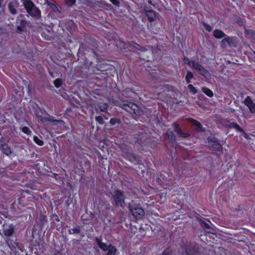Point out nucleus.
<instances>
[{
  "label": "nucleus",
  "mask_w": 255,
  "mask_h": 255,
  "mask_svg": "<svg viewBox=\"0 0 255 255\" xmlns=\"http://www.w3.org/2000/svg\"><path fill=\"white\" fill-rule=\"evenodd\" d=\"M120 43L123 44V49L129 51H133L137 52L140 50L141 54H140V57L144 61H150L152 58V53L150 50L145 49L143 47H141L138 44L135 43L130 42H124L120 40Z\"/></svg>",
  "instance_id": "obj_1"
},
{
  "label": "nucleus",
  "mask_w": 255,
  "mask_h": 255,
  "mask_svg": "<svg viewBox=\"0 0 255 255\" xmlns=\"http://www.w3.org/2000/svg\"><path fill=\"white\" fill-rule=\"evenodd\" d=\"M93 53L97 63L95 66L93 62L89 63L88 60H86V63L89 64L88 71L90 73L99 74H100L99 72H106L112 70V65L107 63L105 60H100L98 55L94 51H93Z\"/></svg>",
  "instance_id": "obj_2"
},
{
  "label": "nucleus",
  "mask_w": 255,
  "mask_h": 255,
  "mask_svg": "<svg viewBox=\"0 0 255 255\" xmlns=\"http://www.w3.org/2000/svg\"><path fill=\"white\" fill-rule=\"evenodd\" d=\"M34 113L39 123H43L50 122L53 123L55 125L64 123L63 120L55 119L54 117L49 115L45 110L40 108L38 106H37L35 109Z\"/></svg>",
  "instance_id": "obj_3"
},
{
  "label": "nucleus",
  "mask_w": 255,
  "mask_h": 255,
  "mask_svg": "<svg viewBox=\"0 0 255 255\" xmlns=\"http://www.w3.org/2000/svg\"><path fill=\"white\" fill-rule=\"evenodd\" d=\"M26 12L32 17L40 19L41 17V11L32 0H21Z\"/></svg>",
  "instance_id": "obj_4"
},
{
  "label": "nucleus",
  "mask_w": 255,
  "mask_h": 255,
  "mask_svg": "<svg viewBox=\"0 0 255 255\" xmlns=\"http://www.w3.org/2000/svg\"><path fill=\"white\" fill-rule=\"evenodd\" d=\"M182 61L185 64L188 65L190 67L194 69L203 77L206 78L210 77V74L208 71L200 64L198 62H196L194 60H190L189 58L186 56H183Z\"/></svg>",
  "instance_id": "obj_5"
},
{
  "label": "nucleus",
  "mask_w": 255,
  "mask_h": 255,
  "mask_svg": "<svg viewBox=\"0 0 255 255\" xmlns=\"http://www.w3.org/2000/svg\"><path fill=\"white\" fill-rule=\"evenodd\" d=\"M112 203L117 208H124L125 206V196L122 190L116 189L112 194Z\"/></svg>",
  "instance_id": "obj_6"
},
{
  "label": "nucleus",
  "mask_w": 255,
  "mask_h": 255,
  "mask_svg": "<svg viewBox=\"0 0 255 255\" xmlns=\"http://www.w3.org/2000/svg\"><path fill=\"white\" fill-rule=\"evenodd\" d=\"M121 107L131 114L140 115L138 106L132 102L126 101L121 105Z\"/></svg>",
  "instance_id": "obj_7"
},
{
  "label": "nucleus",
  "mask_w": 255,
  "mask_h": 255,
  "mask_svg": "<svg viewBox=\"0 0 255 255\" xmlns=\"http://www.w3.org/2000/svg\"><path fill=\"white\" fill-rule=\"evenodd\" d=\"M185 255H201L198 244L190 243L185 245Z\"/></svg>",
  "instance_id": "obj_8"
},
{
  "label": "nucleus",
  "mask_w": 255,
  "mask_h": 255,
  "mask_svg": "<svg viewBox=\"0 0 255 255\" xmlns=\"http://www.w3.org/2000/svg\"><path fill=\"white\" fill-rule=\"evenodd\" d=\"M0 150L7 156L10 155L12 153L10 147L6 143L4 137L0 138Z\"/></svg>",
  "instance_id": "obj_9"
},
{
  "label": "nucleus",
  "mask_w": 255,
  "mask_h": 255,
  "mask_svg": "<svg viewBox=\"0 0 255 255\" xmlns=\"http://www.w3.org/2000/svg\"><path fill=\"white\" fill-rule=\"evenodd\" d=\"M130 212L136 219H140L144 216V211L139 207L130 208Z\"/></svg>",
  "instance_id": "obj_10"
},
{
  "label": "nucleus",
  "mask_w": 255,
  "mask_h": 255,
  "mask_svg": "<svg viewBox=\"0 0 255 255\" xmlns=\"http://www.w3.org/2000/svg\"><path fill=\"white\" fill-rule=\"evenodd\" d=\"M15 226L12 224H10L6 226L5 224H3V233L5 236H12L14 233Z\"/></svg>",
  "instance_id": "obj_11"
},
{
  "label": "nucleus",
  "mask_w": 255,
  "mask_h": 255,
  "mask_svg": "<svg viewBox=\"0 0 255 255\" xmlns=\"http://www.w3.org/2000/svg\"><path fill=\"white\" fill-rule=\"evenodd\" d=\"M172 126L174 128V132H176L179 137L186 138L190 136V133L188 132H183L181 128L176 122H174L172 124Z\"/></svg>",
  "instance_id": "obj_12"
},
{
  "label": "nucleus",
  "mask_w": 255,
  "mask_h": 255,
  "mask_svg": "<svg viewBox=\"0 0 255 255\" xmlns=\"http://www.w3.org/2000/svg\"><path fill=\"white\" fill-rule=\"evenodd\" d=\"M244 103L249 108L251 113H255V104L253 102L250 96H248L246 97L244 100Z\"/></svg>",
  "instance_id": "obj_13"
},
{
  "label": "nucleus",
  "mask_w": 255,
  "mask_h": 255,
  "mask_svg": "<svg viewBox=\"0 0 255 255\" xmlns=\"http://www.w3.org/2000/svg\"><path fill=\"white\" fill-rule=\"evenodd\" d=\"M145 15L150 22L154 21L159 14L157 12L152 9L145 10Z\"/></svg>",
  "instance_id": "obj_14"
},
{
  "label": "nucleus",
  "mask_w": 255,
  "mask_h": 255,
  "mask_svg": "<svg viewBox=\"0 0 255 255\" xmlns=\"http://www.w3.org/2000/svg\"><path fill=\"white\" fill-rule=\"evenodd\" d=\"M19 6V3L17 1H10L8 4V9L12 15H15L17 13L16 8Z\"/></svg>",
  "instance_id": "obj_15"
},
{
  "label": "nucleus",
  "mask_w": 255,
  "mask_h": 255,
  "mask_svg": "<svg viewBox=\"0 0 255 255\" xmlns=\"http://www.w3.org/2000/svg\"><path fill=\"white\" fill-rule=\"evenodd\" d=\"M189 121L194 127V128L196 131L198 132H203L205 131L202 125L199 121L193 119H189Z\"/></svg>",
  "instance_id": "obj_16"
},
{
  "label": "nucleus",
  "mask_w": 255,
  "mask_h": 255,
  "mask_svg": "<svg viewBox=\"0 0 255 255\" xmlns=\"http://www.w3.org/2000/svg\"><path fill=\"white\" fill-rule=\"evenodd\" d=\"M207 141L209 144L215 148H217L218 150H219L222 148L218 139L214 137H208Z\"/></svg>",
  "instance_id": "obj_17"
},
{
  "label": "nucleus",
  "mask_w": 255,
  "mask_h": 255,
  "mask_svg": "<svg viewBox=\"0 0 255 255\" xmlns=\"http://www.w3.org/2000/svg\"><path fill=\"white\" fill-rule=\"evenodd\" d=\"M221 45L222 47L225 48L228 45L230 46L234 45V40L232 37L227 36L224 37L222 40Z\"/></svg>",
  "instance_id": "obj_18"
},
{
  "label": "nucleus",
  "mask_w": 255,
  "mask_h": 255,
  "mask_svg": "<svg viewBox=\"0 0 255 255\" xmlns=\"http://www.w3.org/2000/svg\"><path fill=\"white\" fill-rule=\"evenodd\" d=\"M95 241L100 249L104 252L107 251L108 250V246L105 243L102 242L101 238L96 237Z\"/></svg>",
  "instance_id": "obj_19"
},
{
  "label": "nucleus",
  "mask_w": 255,
  "mask_h": 255,
  "mask_svg": "<svg viewBox=\"0 0 255 255\" xmlns=\"http://www.w3.org/2000/svg\"><path fill=\"white\" fill-rule=\"evenodd\" d=\"M213 35L217 39H221L226 36V34L221 30L216 29L213 31Z\"/></svg>",
  "instance_id": "obj_20"
},
{
  "label": "nucleus",
  "mask_w": 255,
  "mask_h": 255,
  "mask_svg": "<svg viewBox=\"0 0 255 255\" xmlns=\"http://www.w3.org/2000/svg\"><path fill=\"white\" fill-rule=\"evenodd\" d=\"M169 176V174L167 172L163 171L161 172L157 177L156 181L159 184H161V183H160L161 182V180L167 181Z\"/></svg>",
  "instance_id": "obj_21"
},
{
  "label": "nucleus",
  "mask_w": 255,
  "mask_h": 255,
  "mask_svg": "<svg viewBox=\"0 0 255 255\" xmlns=\"http://www.w3.org/2000/svg\"><path fill=\"white\" fill-rule=\"evenodd\" d=\"M229 124L227 125L228 128H235L237 131H243V128H242L237 123L230 122L228 121Z\"/></svg>",
  "instance_id": "obj_22"
},
{
  "label": "nucleus",
  "mask_w": 255,
  "mask_h": 255,
  "mask_svg": "<svg viewBox=\"0 0 255 255\" xmlns=\"http://www.w3.org/2000/svg\"><path fill=\"white\" fill-rule=\"evenodd\" d=\"M108 252L106 255H115L117 252V248L113 245L110 244L108 246Z\"/></svg>",
  "instance_id": "obj_23"
},
{
  "label": "nucleus",
  "mask_w": 255,
  "mask_h": 255,
  "mask_svg": "<svg viewBox=\"0 0 255 255\" xmlns=\"http://www.w3.org/2000/svg\"><path fill=\"white\" fill-rule=\"evenodd\" d=\"M202 92L208 97H212L214 96L213 92L207 87H203L202 88Z\"/></svg>",
  "instance_id": "obj_24"
},
{
  "label": "nucleus",
  "mask_w": 255,
  "mask_h": 255,
  "mask_svg": "<svg viewBox=\"0 0 255 255\" xmlns=\"http://www.w3.org/2000/svg\"><path fill=\"white\" fill-rule=\"evenodd\" d=\"M166 136L170 141L172 142L176 141L175 135L172 131H167L166 133Z\"/></svg>",
  "instance_id": "obj_25"
},
{
  "label": "nucleus",
  "mask_w": 255,
  "mask_h": 255,
  "mask_svg": "<svg viewBox=\"0 0 255 255\" xmlns=\"http://www.w3.org/2000/svg\"><path fill=\"white\" fill-rule=\"evenodd\" d=\"M46 2L53 11L57 12L58 11V8L55 4L48 1V0H46Z\"/></svg>",
  "instance_id": "obj_26"
},
{
  "label": "nucleus",
  "mask_w": 255,
  "mask_h": 255,
  "mask_svg": "<svg viewBox=\"0 0 255 255\" xmlns=\"http://www.w3.org/2000/svg\"><path fill=\"white\" fill-rule=\"evenodd\" d=\"M134 92L131 88H127L123 92V95L127 97H131L129 94H134Z\"/></svg>",
  "instance_id": "obj_27"
},
{
  "label": "nucleus",
  "mask_w": 255,
  "mask_h": 255,
  "mask_svg": "<svg viewBox=\"0 0 255 255\" xmlns=\"http://www.w3.org/2000/svg\"><path fill=\"white\" fill-rule=\"evenodd\" d=\"M121 123V120L117 118H112L110 120V124L112 126L119 125ZM117 127H118V126H117Z\"/></svg>",
  "instance_id": "obj_28"
},
{
  "label": "nucleus",
  "mask_w": 255,
  "mask_h": 255,
  "mask_svg": "<svg viewBox=\"0 0 255 255\" xmlns=\"http://www.w3.org/2000/svg\"><path fill=\"white\" fill-rule=\"evenodd\" d=\"M193 78L194 76L193 73L191 71H188L185 76V80L187 83H190L191 82V80Z\"/></svg>",
  "instance_id": "obj_29"
},
{
  "label": "nucleus",
  "mask_w": 255,
  "mask_h": 255,
  "mask_svg": "<svg viewBox=\"0 0 255 255\" xmlns=\"http://www.w3.org/2000/svg\"><path fill=\"white\" fill-rule=\"evenodd\" d=\"M22 132L26 134L27 135H31L32 131L30 128L27 127H23L20 128Z\"/></svg>",
  "instance_id": "obj_30"
},
{
  "label": "nucleus",
  "mask_w": 255,
  "mask_h": 255,
  "mask_svg": "<svg viewBox=\"0 0 255 255\" xmlns=\"http://www.w3.org/2000/svg\"><path fill=\"white\" fill-rule=\"evenodd\" d=\"M63 83L62 79L60 78H57L53 82V84L56 88L60 87Z\"/></svg>",
  "instance_id": "obj_31"
},
{
  "label": "nucleus",
  "mask_w": 255,
  "mask_h": 255,
  "mask_svg": "<svg viewBox=\"0 0 255 255\" xmlns=\"http://www.w3.org/2000/svg\"><path fill=\"white\" fill-rule=\"evenodd\" d=\"M34 142L39 146H42L44 144L43 141L40 139L37 136L34 135L33 137Z\"/></svg>",
  "instance_id": "obj_32"
},
{
  "label": "nucleus",
  "mask_w": 255,
  "mask_h": 255,
  "mask_svg": "<svg viewBox=\"0 0 255 255\" xmlns=\"http://www.w3.org/2000/svg\"><path fill=\"white\" fill-rule=\"evenodd\" d=\"M187 87L190 92L193 95H195L197 93V90L192 85L189 84Z\"/></svg>",
  "instance_id": "obj_33"
},
{
  "label": "nucleus",
  "mask_w": 255,
  "mask_h": 255,
  "mask_svg": "<svg viewBox=\"0 0 255 255\" xmlns=\"http://www.w3.org/2000/svg\"><path fill=\"white\" fill-rule=\"evenodd\" d=\"M80 232V229L77 228L70 229L68 230L69 234H79Z\"/></svg>",
  "instance_id": "obj_34"
},
{
  "label": "nucleus",
  "mask_w": 255,
  "mask_h": 255,
  "mask_svg": "<svg viewBox=\"0 0 255 255\" xmlns=\"http://www.w3.org/2000/svg\"><path fill=\"white\" fill-rule=\"evenodd\" d=\"M161 255H173V251L170 248L165 249Z\"/></svg>",
  "instance_id": "obj_35"
},
{
  "label": "nucleus",
  "mask_w": 255,
  "mask_h": 255,
  "mask_svg": "<svg viewBox=\"0 0 255 255\" xmlns=\"http://www.w3.org/2000/svg\"><path fill=\"white\" fill-rule=\"evenodd\" d=\"M202 24L203 25V26H204V27L205 28V29L208 31V32H210L212 31V26L206 23V22H202Z\"/></svg>",
  "instance_id": "obj_36"
},
{
  "label": "nucleus",
  "mask_w": 255,
  "mask_h": 255,
  "mask_svg": "<svg viewBox=\"0 0 255 255\" xmlns=\"http://www.w3.org/2000/svg\"><path fill=\"white\" fill-rule=\"evenodd\" d=\"M246 33L255 39V30L249 29L246 31Z\"/></svg>",
  "instance_id": "obj_37"
},
{
  "label": "nucleus",
  "mask_w": 255,
  "mask_h": 255,
  "mask_svg": "<svg viewBox=\"0 0 255 255\" xmlns=\"http://www.w3.org/2000/svg\"><path fill=\"white\" fill-rule=\"evenodd\" d=\"M99 108L101 111L106 112L108 110V105L106 103H103L100 106Z\"/></svg>",
  "instance_id": "obj_38"
},
{
  "label": "nucleus",
  "mask_w": 255,
  "mask_h": 255,
  "mask_svg": "<svg viewBox=\"0 0 255 255\" xmlns=\"http://www.w3.org/2000/svg\"><path fill=\"white\" fill-rule=\"evenodd\" d=\"M95 120L96 122H98L100 125H103L104 123L103 118L100 116H96L95 118Z\"/></svg>",
  "instance_id": "obj_39"
},
{
  "label": "nucleus",
  "mask_w": 255,
  "mask_h": 255,
  "mask_svg": "<svg viewBox=\"0 0 255 255\" xmlns=\"http://www.w3.org/2000/svg\"><path fill=\"white\" fill-rule=\"evenodd\" d=\"M41 36L45 40H50L52 39V36L48 35L45 32H43Z\"/></svg>",
  "instance_id": "obj_40"
},
{
  "label": "nucleus",
  "mask_w": 255,
  "mask_h": 255,
  "mask_svg": "<svg viewBox=\"0 0 255 255\" xmlns=\"http://www.w3.org/2000/svg\"><path fill=\"white\" fill-rule=\"evenodd\" d=\"M201 225L203 228L205 229H209L210 228V225L204 221H201Z\"/></svg>",
  "instance_id": "obj_41"
},
{
  "label": "nucleus",
  "mask_w": 255,
  "mask_h": 255,
  "mask_svg": "<svg viewBox=\"0 0 255 255\" xmlns=\"http://www.w3.org/2000/svg\"><path fill=\"white\" fill-rule=\"evenodd\" d=\"M26 24H27L26 21L25 20L22 19L20 21L19 25L24 29Z\"/></svg>",
  "instance_id": "obj_42"
},
{
  "label": "nucleus",
  "mask_w": 255,
  "mask_h": 255,
  "mask_svg": "<svg viewBox=\"0 0 255 255\" xmlns=\"http://www.w3.org/2000/svg\"><path fill=\"white\" fill-rule=\"evenodd\" d=\"M76 1V0H66V3L69 6H71L75 3Z\"/></svg>",
  "instance_id": "obj_43"
},
{
  "label": "nucleus",
  "mask_w": 255,
  "mask_h": 255,
  "mask_svg": "<svg viewBox=\"0 0 255 255\" xmlns=\"http://www.w3.org/2000/svg\"><path fill=\"white\" fill-rule=\"evenodd\" d=\"M24 29L21 27L20 25H18L16 28V31L17 33H21L24 31Z\"/></svg>",
  "instance_id": "obj_44"
},
{
  "label": "nucleus",
  "mask_w": 255,
  "mask_h": 255,
  "mask_svg": "<svg viewBox=\"0 0 255 255\" xmlns=\"http://www.w3.org/2000/svg\"><path fill=\"white\" fill-rule=\"evenodd\" d=\"M243 134V136L247 139H248L250 137L249 135L245 131V130L243 129V131H240Z\"/></svg>",
  "instance_id": "obj_45"
},
{
  "label": "nucleus",
  "mask_w": 255,
  "mask_h": 255,
  "mask_svg": "<svg viewBox=\"0 0 255 255\" xmlns=\"http://www.w3.org/2000/svg\"><path fill=\"white\" fill-rule=\"evenodd\" d=\"M110 1L115 5L119 6L120 4V2L118 0H110Z\"/></svg>",
  "instance_id": "obj_46"
},
{
  "label": "nucleus",
  "mask_w": 255,
  "mask_h": 255,
  "mask_svg": "<svg viewBox=\"0 0 255 255\" xmlns=\"http://www.w3.org/2000/svg\"><path fill=\"white\" fill-rule=\"evenodd\" d=\"M5 220L1 217H0V224H3L5 223Z\"/></svg>",
  "instance_id": "obj_47"
},
{
  "label": "nucleus",
  "mask_w": 255,
  "mask_h": 255,
  "mask_svg": "<svg viewBox=\"0 0 255 255\" xmlns=\"http://www.w3.org/2000/svg\"><path fill=\"white\" fill-rule=\"evenodd\" d=\"M49 74L51 77H52V78L54 77V75L53 73L50 70H49Z\"/></svg>",
  "instance_id": "obj_48"
},
{
  "label": "nucleus",
  "mask_w": 255,
  "mask_h": 255,
  "mask_svg": "<svg viewBox=\"0 0 255 255\" xmlns=\"http://www.w3.org/2000/svg\"><path fill=\"white\" fill-rule=\"evenodd\" d=\"M66 204L67 205V206H69L70 204V200H67L66 201Z\"/></svg>",
  "instance_id": "obj_49"
},
{
  "label": "nucleus",
  "mask_w": 255,
  "mask_h": 255,
  "mask_svg": "<svg viewBox=\"0 0 255 255\" xmlns=\"http://www.w3.org/2000/svg\"><path fill=\"white\" fill-rule=\"evenodd\" d=\"M148 3L149 4L153 5V4H152V0H148Z\"/></svg>",
  "instance_id": "obj_50"
},
{
  "label": "nucleus",
  "mask_w": 255,
  "mask_h": 255,
  "mask_svg": "<svg viewBox=\"0 0 255 255\" xmlns=\"http://www.w3.org/2000/svg\"><path fill=\"white\" fill-rule=\"evenodd\" d=\"M2 2V0H0V7L1 6Z\"/></svg>",
  "instance_id": "obj_51"
},
{
  "label": "nucleus",
  "mask_w": 255,
  "mask_h": 255,
  "mask_svg": "<svg viewBox=\"0 0 255 255\" xmlns=\"http://www.w3.org/2000/svg\"><path fill=\"white\" fill-rule=\"evenodd\" d=\"M148 27L150 30H152V29H151V26H150L149 25H148Z\"/></svg>",
  "instance_id": "obj_52"
},
{
  "label": "nucleus",
  "mask_w": 255,
  "mask_h": 255,
  "mask_svg": "<svg viewBox=\"0 0 255 255\" xmlns=\"http://www.w3.org/2000/svg\"><path fill=\"white\" fill-rule=\"evenodd\" d=\"M16 244V241L13 242V244H14V245H15V244Z\"/></svg>",
  "instance_id": "obj_53"
},
{
  "label": "nucleus",
  "mask_w": 255,
  "mask_h": 255,
  "mask_svg": "<svg viewBox=\"0 0 255 255\" xmlns=\"http://www.w3.org/2000/svg\"><path fill=\"white\" fill-rule=\"evenodd\" d=\"M125 123L126 124V125H128V123H127V122H125Z\"/></svg>",
  "instance_id": "obj_54"
}]
</instances>
